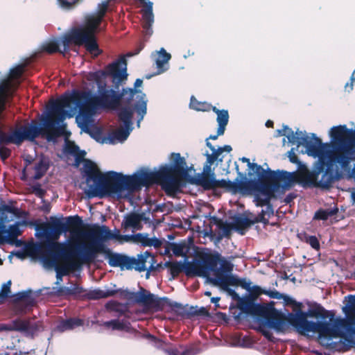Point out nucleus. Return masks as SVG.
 <instances>
[{"instance_id": "79ce46f5", "label": "nucleus", "mask_w": 355, "mask_h": 355, "mask_svg": "<svg viewBox=\"0 0 355 355\" xmlns=\"http://www.w3.org/2000/svg\"><path fill=\"white\" fill-rule=\"evenodd\" d=\"M11 280H8L6 283L3 284L1 286L0 291V304H3L8 297H10Z\"/></svg>"}, {"instance_id": "e433bc0d", "label": "nucleus", "mask_w": 355, "mask_h": 355, "mask_svg": "<svg viewBox=\"0 0 355 355\" xmlns=\"http://www.w3.org/2000/svg\"><path fill=\"white\" fill-rule=\"evenodd\" d=\"M19 223L12 225L9 227L8 230V236L9 238V243H12L17 241V245H20V241L17 240V237L21 234V231L19 227Z\"/></svg>"}, {"instance_id": "20e7f679", "label": "nucleus", "mask_w": 355, "mask_h": 355, "mask_svg": "<svg viewBox=\"0 0 355 355\" xmlns=\"http://www.w3.org/2000/svg\"><path fill=\"white\" fill-rule=\"evenodd\" d=\"M85 182L88 187L84 193L88 198H101L124 190L135 191L141 187L139 174L124 175L110 171L103 173L94 162L86 159L83 166Z\"/></svg>"}, {"instance_id": "9d476101", "label": "nucleus", "mask_w": 355, "mask_h": 355, "mask_svg": "<svg viewBox=\"0 0 355 355\" xmlns=\"http://www.w3.org/2000/svg\"><path fill=\"white\" fill-rule=\"evenodd\" d=\"M269 171V180L275 183V187L278 189L282 187L284 189H288L293 187L295 183H310L318 187L316 182L317 174L315 171V175L303 174L297 173H290L286 171H272L270 168ZM319 187H320L319 186Z\"/></svg>"}, {"instance_id": "1a4fd4ad", "label": "nucleus", "mask_w": 355, "mask_h": 355, "mask_svg": "<svg viewBox=\"0 0 355 355\" xmlns=\"http://www.w3.org/2000/svg\"><path fill=\"white\" fill-rule=\"evenodd\" d=\"M237 302V306L241 312L266 320L269 328L275 331L284 328L286 318L281 311L275 308L274 302L266 304H256L255 300L248 296L241 297Z\"/></svg>"}, {"instance_id": "de8ad7c7", "label": "nucleus", "mask_w": 355, "mask_h": 355, "mask_svg": "<svg viewBox=\"0 0 355 355\" xmlns=\"http://www.w3.org/2000/svg\"><path fill=\"white\" fill-rule=\"evenodd\" d=\"M208 105L206 103L198 101L193 96H191L190 100V107L197 111H206L207 110Z\"/></svg>"}, {"instance_id": "49530a36", "label": "nucleus", "mask_w": 355, "mask_h": 355, "mask_svg": "<svg viewBox=\"0 0 355 355\" xmlns=\"http://www.w3.org/2000/svg\"><path fill=\"white\" fill-rule=\"evenodd\" d=\"M106 308L108 310L119 313V315H124L127 312V309L125 307H121V304L116 302H110L107 303Z\"/></svg>"}, {"instance_id": "8fccbe9b", "label": "nucleus", "mask_w": 355, "mask_h": 355, "mask_svg": "<svg viewBox=\"0 0 355 355\" xmlns=\"http://www.w3.org/2000/svg\"><path fill=\"white\" fill-rule=\"evenodd\" d=\"M266 327H269L267 325L266 320L263 319V321L261 322L260 326L258 328V331H259L269 341H273L274 336H272V334L270 331L267 330Z\"/></svg>"}, {"instance_id": "423d86ee", "label": "nucleus", "mask_w": 355, "mask_h": 355, "mask_svg": "<svg viewBox=\"0 0 355 355\" xmlns=\"http://www.w3.org/2000/svg\"><path fill=\"white\" fill-rule=\"evenodd\" d=\"M50 220V223H44L41 227L47 241L38 248L37 252L46 264L53 266L59 259L73 257L75 254L73 248H76L78 245L55 241L59 239L62 233L64 232V223L55 216H51Z\"/></svg>"}, {"instance_id": "774afa93", "label": "nucleus", "mask_w": 355, "mask_h": 355, "mask_svg": "<svg viewBox=\"0 0 355 355\" xmlns=\"http://www.w3.org/2000/svg\"><path fill=\"white\" fill-rule=\"evenodd\" d=\"M211 165L206 161L203 167V173L201 176L208 175L209 177H214V173L212 171Z\"/></svg>"}, {"instance_id": "e2e57ef3", "label": "nucleus", "mask_w": 355, "mask_h": 355, "mask_svg": "<svg viewBox=\"0 0 355 355\" xmlns=\"http://www.w3.org/2000/svg\"><path fill=\"white\" fill-rule=\"evenodd\" d=\"M135 336L136 338H138V339L146 338V339H148V340H150V342H153V343H156L157 341V337H155V336H153L149 333L142 334L141 332L137 331L135 333Z\"/></svg>"}, {"instance_id": "ddd939ff", "label": "nucleus", "mask_w": 355, "mask_h": 355, "mask_svg": "<svg viewBox=\"0 0 355 355\" xmlns=\"http://www.w3.org/2000/svg\"><path fill=\"white\" fill-rule=\"evenodd\" d=\"M196 183L202 186L206 190L222 188L232 193H236L239 191L245 190L248 186V183L245 181L239 180V177L232 182L224 179L217 180L215 179V176H200L196 180Z\"/></svg>"}, {"instance_id": "9b49d317", "label": "nucleus", "mask_w": 355, "mask_h": 355, "mask_svg": "<svg viewBox=\"0 0 355 355\" xmlns=\"http://www.w3.org/2000/svg\"><path fill=\"white\" fill-rule=\"evenodd\" d=\"M171 158L174 165L168 166L166 164L162 166L169 180L175 182L176 186L174 190L177 193L184 186V179L187 175V166L184 157H181L180 153H171Z\"/></svg>"}, {"instance_id": "338daca9", "label": "nucleus", "mask_w": 355, "mask_h": 355, "mask_svg": "<svg viewBox=\"0 0 355 355\" xmlns=\"http://www.w3.org/2000/svg\"><path fill=\"white\" fill-rule=\"evenodd\" d=\"M187 306V309H186V313H185V315L187 318H191L193 316H196L197 315V309H198V306H188V305H186Z\"/></svg>"}, {"instance_id": "c03bdc74", "label": "nucleus", "mask_w": 355, "mask_h": 355, "mask_svg": "<svg viewBox=\"0 0 355 355\" xmlns=\"http://www.w3.org/2000/svg\"><path fill=\"white\" fill-rule=\"evenodd\" d=\"M131 240L140 243L144 247L149 245L150 238L148 236V234L138 233L135 235H130V241Z\"/></svg>"}, {"instance_id": "0e129e2a", "label": "nucleus", "mask_w": 355, "mask_h": 355, "mask_svg": "<svg viewBox=\"0 0 355 355\" xmlns=\"http://www.w3.org/2000/svg\"><path fill=\"white\" fill-rule=\"evenodd\" d=\"M59 5L66 9H69L71 6L76 3H78L80 0H57Z\"/></svg>"}, {"instance_id": "c85d7f7f", "label": "nucleus", "mask_w": 355, "mask_h": 355, "mask_svg": "<svg viewBox=\"0 0 355 355\" xmlns=\"http://www.w3.org/2000/svg\"><path fill=\"white\" fill-rule=\"evenodd\" d=\"M227 278L223 282L226 285L240 286L245 290L250 289L251 282H248L245 279H239L237 276L232 274H226Z\"/></svg>"}, {"instance_id": "f704fd0d", "label": "nucleus", "mask_w": 355, "mask_h": 355, "mask_svg": "<svg viewBox=\"0 0 355 355\" xmlns=\"http://www.w3.org/2000/svg\"><path fill=\"white\" fill-rule=\"evenodd\" d=\"M338 212V209H320L317 211H315L313 219L314 220H326L329 217L333 216L336 215Z\"/></svg>"}, {"instance_id": "58836bf2", "label": "nucleus", "mask_w": 355, "mask_h": 355, "mask_svg": "<svg viewBox=\"0 0 355 355\" xmlns=\"http://www.w3.org/2000/svg\"><path fill=\"white\" fill-rule=\"evenodd\" d=\"M26 68L25 64H20L17 65L15 67L11 69L9 72V78L12 82V80L19 79L23 75Z\"/></svg>"}, {"instance_id": "2eb2a0df", "label": "nucleus", "mask_w": 355, "mask_h": 355, "mask_svg": "<svg viewBox=\"0 0 355 355\" xmlns=\"http://www.w3.org/2000/svg\"><path fill=\"white\" fill-rule=\"evenodd\" d=\"M134 108L131 106H122L118 113L119 119L123 122L124 127H121L109 135V142L114 143L115 141H123L128 137L132 125Z\"/></svg>"}, {"instance_id": "09e8293b", "label": "nucleus", "mask_w": 355, "mask_h": 355, "mask_svg": "<svg viewBox=\"0 0 355 355\" xmlns=\"http://www.w3.org/2000/svg\"><path fill=\"white\" fill-rule=\"evenodd\" d=\"M81 128L84 130L85 132L89 134L90 136L94 138L96 140H98V137L102 133L101 130L96 126L94 127L92 130L89 129L88 128L87 122L86 120L83 125L81 126Z\"/></svg>"}, {"instance_id": "f257e3e1", "label": "nucleus", "mask_w": 355, "mask_h": 355, "mask_svg": "<svg viewBox=\"0 0 355 355\" xmlns=\"http://www.w3.org/2000/svg\"><path fill=\"white\" fill-rule=\"evenodd\" d=\"M103 76H110L116 89H119L120 85L127 79V60L124 56L120 57L116 61L109 64L104 70L99 71ZM98 73H94L95 80L98 83V95H92L89 91L74 90L71 94H64L59 98L52 101L50 105V112L56 117L55 123L62 122L66 116L71 117L72 114L65 108L71 107V104L80 105L83 102L85 106L92 110L97 108H107L116 110L119 108L121 103L124 106H130L135 96L136 100L132 108L137 113L139 119L138 125L143 120L147 112V100L146 94L141 90L135 89H123L121 93L115 92L107 87L106 84H102Z\"/></svg>"}, {"instance_id": "412c9836", "label": "nucleus", "mask_w": 355, "mask_h": 355, "mask_svg": "<svg viewBox=\"0 0 355 355\" xmlns=\"http://www.w3.org/2000/svg\"><path fill=\"white\" fill-rule=\"evenodd\" d=\"M14 302H20L15 305V309L17 313H25L29 308L35 305V301L29 297L28 293L26 291L19 292L12 295Z\"/></svg>"}, {"instance_id": "aec40b11", "label": "nucleus", "mask_w": 355, "mask_h": 355, "mask_svg": "<svg viewBox=\"0 0 355 355\" xmlns=\"http://www.w3.org/2000/svg\"><path fill=\"white\" fill-rule=\"evenodd\" d=\"M121 294L125 298L134 300L138 304H141L146 306H150L155 295L146 291L144 288H141L140 291L137 293L123 291Z\"/></svg>"}, {"instance_id": "0eeeda50", "label": "nucleus", "mask_w": 355, "mask_h": 355, "mask_svg": "<svg viewBox=\"0 0 355 355\" xmlns=\"http://www.w3.org/2000/svg\"><path fill=\"white\" fill-rule=\"evenodd\" d=\"M232 270L233 264L230 261L225 259L218 252L211 250L200 252L196 262H188L185 266V273L187 276L206 277L209 272H213V279L225 277V273L231 272Z\"/></svg>"}, {"instance_id": "a18cd8bd", "label": "nucleus", "mask_w": 355, "mask_h": 355, "mask_svg": "<svg viewBox=\"0 0 355 355\" xmlns=\"http://www.w3.org/2000/svg\"><path fill=\"white\" fill-rule=\"evenodd\" d=\"M164 352L167 355H193V350L192 349H187L183 351L182 352H180L178 349L175 347H167L164 349Z\"/></svg>"}, {"instance_id": "37998d69", "label": "nucleus", "mask_w": 355, "mask_h": 355, "mask_svg": "<svg viewBox=\"0 0 355 355\" xmlns=\"http://www.w3.org/2000/svg\"><path fill=\"white\" fill-rule=\"evenodd\" d=\"M169 300L168 297L157 298L155 296L150 307L157 310H163L166 306H168Z\"/></svg>"}, {"instance_id": "b1692460", "label": "nucleus", "mask_w": 355, "mask_h": 355, "mask_svg": "<svg viewBox=\"0 0 355 355\" xmlns=\"http://www.w3.org/2000/svg\"><path fill=\"white\" fill-rule=\"evenodd\" d=\"M277 132L278 136L286 135L290 143L293 144H297L298 146L301 145L299 144V142L302 141V137L306 136L301 131H297L295 133L293 130L287 125H284L283 129L277 130Z\"/></svg>"}, {"instance_id": "473e14b6", "label": "nucleus", "mask_w": 355, "mask_h": 355, "mask_svg": "<svg viewBox=\"0 0 355 355\" xmlns=\"http://www.w3.org/2000/svg\"><path fill=\"white\" fill-rule=\"evenodd\" d=\"M216 121L218 124V134H224L225 127L229 121V114L227 110H221L218 113Z\"/></svg>"}, {"instance_id": "5fc2aeb1", "label": "nucleus", "mask_w": 355, "mask_h": 355, "mask_svg": "<svg viewBox=\"0 0 355 355\" xmlns=\"http://www.w3.org/2000/svg\"><path fill=\"white\" fill-rule=\"evenodd\" d=\"M185 245L180 243H172L171 250L175 256H182L184 254V250Z\"/></svg>"}, {"instance_id": "a211bd4d", "label": "nucleus", "mask_w": 355, "mask_h": 355, "mask_svg": "<svg viewBox=\"0 0 355 355\" xmlns=\"http://www.w3.org/2000/svg\"><path fill=\"white\" fill-rule=\"evenodd\" d=\"M16 331L22 334L24 336L34 338L39 332L43 331L42 323L40 321H35L30 318L15 319Z\"/></svg>"}, {"instance_id": "4c0bfd02", "label": "nucleus", "mask_w": 355, "mask_h": 355, "mask_svg": "<svg viewBox=\"0 0 355 355\" xmlns=\"http://www.w3.org/2000/svg\"><path fill=\"white\" fill-rule=\"evenodd\" d=\"M41 49L49 54H53L58 52L63 53L59 48L58 42L55 40L46 42L42 46Z\"/></svg>"}, {"instance_id": "393cba45", "label": "nucleus", "mask_w": 355, "mask_h": 355, "mask_svg": "<svg viewBox=\"0 0 355 355\" xmlns=\"http://www.w3.org/2000/svg\"><path fill=\"white\" fill-rule=\"evenodd\" d=\"M227 278V275L225 277H218L217 279H210V282L214 286L220 287L222 290L226 291L229 295L232 297L234 300L238 302V300L241 298L239 295L233 289L230 288V286L231 285H227L223 282H225V279Z\"/></svg>"}, {"instance_id": "7ed1b4c3", "label": "nucleus", "mask_w": 355, "mask_h": 355, "mask_svg": "<svg viewBox=\"0 0 355 355\" xmlns=\"http://www.w3.org/2000/svg\"><path fill=\"white\" fill-rule=\"evenodd\" d=\"M329 134L334 143L333 150L329 144H323L314 133L311 135V139L305 136L299 142V144H304L309 155L318 157L315 172L322 173V176L318 185L325 189L329 187L336 179L335 163L345 168L351 160H355V148L352 144L354 132L345 125H340L331 128Z\"/></svg>"}, {"instance_id": "4468645a", "label": "nucleus", "mask_w": 355, "mask_h": 355, "mask_svg": "<svg viewBox=\"0 0 355 355\" xmlns=\"http://www.w3.org/2000/svg\"><path fill=\"white\" fill-rule=\"evenodd\" d=\"M141 187H148L153 184H159L162 189L168 196L176 194L174 188L176 184L169 180L163 166L159 171L154 172H142L139 174Z\"/></svg>"}, {"instance_id": "052dcab7", "label": "nucleus", "mask_w": 355, "mask_h": 355, "mask_svg": "<svg viewBox=\"0 0 355 355\" xmlns=\"http://www.w3.org/2000/svg\"><path fill=\"white\" fill-rule=\"evenodd\" d=\"M266 215V211L265 210L262 209L261 211L257 215V216L255 217V218L252 220L253 222V224L258 223H262L264 225H267L269 223L268 218H266L265 216Z\"/></svg>"}, {"instance_id": "4be33fe9", "label": "nucleus", "mask_w": 355, "mask_h": 355, "mask_svg": "<svg viewBox=\"0 0 355 355\" xmlns=\"http://www.w3.org/2000/svg\"><path fill=\"white\" fill-rule=\"evenodd\" d=\"M147 220L148 218L145 217L144 213H131L125 216L121 225L125 230L132 227L135 230H139L142 228L141 221H147Z\"/></svg>"}, {"instance_id": "c9c22d12", "label": "nucleus", "mask_w": 355, "mask_h": 355, "mask_svg": "<svg viewBox=\"0 0 355 355\" xmlns=\"http://www.w3.org/2000/svg\"><path fill=\"white\" fill-rule=\"evenodd\" d=\"M186 264H182L180 262H171L167 261L165 263V266L169 268L170 273L173 277H175L183 270L185 272Z\"/></svg>"}, {"instance_id": "6e6d98bb", "label": "nucleus", "mask_w": 355, "mask_h": 355, "mask_svg": "<svg viewBox=\"0 0 355 355\" xmlns=\"http://www.w3.org/2000/svg\"><path fill=\"white\" fill-rule=\"evenodd\" d=\"M306 242L309 243L311 248L315 250L320 249V243L318 238L315 236H305Z\"/></svg>"}, {"instance_id": "bf43d9fd", "label": "nucleus", "mask_w": 355, "mask_h": 355, "mask_svg": "<svg viewBox=\"0 0 355 355\" xmlns=\"http://www.w3.org/2000/svg\"><path fill=\"white\" fill-rule=\"evenodd\" d=\"M232 229H233L232 225L225 222L220 228H219V230H223V234L218 236V240L222 239L223 236H229Z\"/></svg>"}, {"instance_id": "69168bd1", "label": "nucleus", "mask_w": 355, "mask_h": 355, "mask_svg": "<svg viewBox=\"0 0 355 355\" xmlns=\"http://www.w3.org/2000/svg\"><path fill=\"white\" fill-rule=\"evenodd\" d=\"M11 155V150L5 146L0 147V157L3 162Z\"/></svg>"}, {"instance_id": "13d9d810", "label": "nucleus", "mask_w": 355, "mask_h": 355, "mask_svg": "<svg viewBox=\"0 0 355 355\" xmlns=\"http://www.w3.org/2000/svg\"><path fill=\"white\" fill-rule=\"evenodd\" d=\"M33 193L38 198H43L46 194V191L42 188L40 183H37L32 187Z\"/></svg>"}, {"instance_id": "3c124183", "label": "nucleus", "mask_w": 355, "mask_h": 355, "mask_svg": "<svg viewBox=\"0 0 355 355\" xmlns=\"http://www.w3.org/2000/svg\"><path fill=\"white\" fill-rule=\"evenodd\" d=\"M239 160H241L242 162L247 163L248 168L254 171V172L256 173H259V172H261V171H263V168L261 165H259L256 163H251L250 162V159L247 157H241L239 159Z\"/></svg>"}, {"instance_id": "a878e982", "label": "nucleus", "mask_w": 355, "mask_h": 355, "mask_svg": "<svg viewBox=\"0 0 355 355\" xmlns=\"http://www.w3.org/2000/svg\"><path fill=\"white\" fill-rule=\"evenodd\" d=\"M171 58V54L167 53L164 48L160 49V51L157 53V57L155 60V63L157 68V72L156 74L162 73L167 70V68L164 67V65L169 61Z\"/></svg>"}, {"instance_id": "cd10ccee", "label": "nucleus", "mask_w": 355, "mask_h": 355, "mask_svg": "<svg viewBox=\"0 0 355 355\" xmlns=\"http://www.w3.org/2000/svg\"><path fill=\"white\" fill-rule=\"evenodd\" d=\"M252 225H253V222L248 218L238 216L234 218L232 227L243 235L245 234V230Z\"/></svg>"}, {"instance_id": "7c9ffc66", "label": "nucleus", "mask_w": 355, "mask_h": 355, "mask_svg": "<svg viewBox=\"0 0 355 355\" xmlns=\"http://www.w3.org/2000/svg\"><path fill=\"white\" fill-rule=\"evenodd\" d=\"M102 325L105 328L112 329V330L128 331L130 322L125 320H111L110 321L104 322Z\"/></svg>"}, {"instance_id": "ea45409f", "label": "nucleus", "mask_w": 355, "mask_h": 355, "mask_svg": "<svg viewBox=\"0 0 355 355\" xmlns=\"http://www.w3.org/2000/svg\"><path fill=\"white\" fill-rule=\"evenodd\" d=\"M112 1L105 0V1L98 5V10L96 14H94L96 17L101 19L102 21L106 12L109 10L110 3Z\"/></svg>"}, {"instance_id": "5701e85b", "label": "nucleus", "mask_w": 355, "mask_h": 355, "mask_svg": "<svg viewBox=\"0 0 355 355\" xmlns=\"http://www.w3.org/2000/svg\"><path fill=\"white\" fill-rule=\"evenodd\" d=\"M66 222L64 223V233L70 232L72 233H78L83 227H85L89 230L87 227L88 225H85L82 220V218L78 215L67 216L65 218Z\"/></svg>"}, {"instance_id": "dca6fc26", "label": "nucleus", "mask_w": 355, "mask_h": 355, "mask_svg": "<svg viewBox=\"0 0 355 355\" xmlns=\"http://www.w3.org/2000/svg\"><path fill=\"white\" fill-rule=\"evenodd\" d=\"M89 230L84 232V235L90 239L102 240L103 241L110 239H116L118 241L123 240L125 241H130V235H121L119 230H115V233L105 225H98L94 224L87 225Z\"/></svg>"}, {"instance_id": "6ab92c4d", "label": "nucleus", "mask_w": 355, "mask_h": 355, "mask_svg": "<svg viewBox=\"0 0 355 355\" xmlns=\"http://www.w3.org/2000/svg\"><path fill=\"white\" fill-rule=\"evenodd\" d=\"M256 174L259 178V181L256 184L255 189L264 196H268L272 198L278 188L275 187V183L274 182H270L269 180L268 170L266 171L263 168L261 172Z\"/></svg>"}, {"instance_id": "6e6552de", "label": "nucleus", "mask_w": 355, "mask_h": 355, "mask_svg": "<svg viewBox=\"0 0 355 355\" xmlns=\"http://www.w3.org/2000/svg\"><path fill=\"white\" fill-rule=\"evenodd\" d=\"M102 21L94 15L85 17V24L81 27L73 28L70 32L64 35L62 44L64 51H68L71 43L77 46L84 45L86 50L94 56L97 57L102 51L99 49L95 34Z\"/></svg>"}, {"instance_id": "f3484780", "label": "nucleus", "mask_w": 355, "mask_h": 355, "mask_svg": "<svg viewBox=\"0 0 355 355\" xmlns=\"http://www.w3.org/2000/svg\"><path fill=\"white\" fill-rule=\"evenodd\" d=\"M130 259H133L135 261L132 264L131 268H124V270H130L135 269L139 272H143L147 270L146 277H149L150 272H155L157 270V266H155L156 263L155 257L150 252L146 251L144 253L137 254V257H130Z\"/></svg>"}, {"instance_id": "864d4df0", "label": "nucleus", "mask_w": 355, "mask_h": 355, "mask_svg": "<svg viewBox=\"0 0 355 355\" xmlns=\"http://www.w3.org/2000/svg\"><path fill=\"white\" fill-rule=\"evenodd\" d=\"M3 331H16L15 319L8 324L0 323V332Z\"/></svg>"}, {"instance_id": "c756f323", "label": "nucleus", "mask_w": 355, "mask_h": 355, "mask_svg": "<svg viewBox=\"0 0 355 355\" xmlns=\"http://www.w3.org/2000/svg\"><path fill=\"white\" fill-rule=\"evenodd\" d=\"M49 161L47 159L42 158L35 166V175L33 179L35 180L41 179L49 168Z\"/></svg>"}, {"instance_id": "f03ea898", "label": "nucleus", "mask_w": 355, "mask_h": 355, "mask_svg": "<svg viewBox=\"0 0 355 355\" xmlns=\"http://www.w3.org/2000/svg\"><path fill=\"white\" fill-rule=\"evenodd\" d=\"M286 305H293L295 313H289L286 318L282 332L291 324L301 334L317 333L320 339L341 338L344 340L345 350L355 346V314L347 318H336L335 313L325 309L320 304L315 303L307 311H302V304L284 295L282 298Z\"/></svg>"}, {"instance_id": "2f4dec72", "label": "nucleus", "mask_w": 355, "mask_h": 355, "mask_svg": "<svg viewBox=\"0 0 355 355\" xmlns=\"http://www.w3.org/2000/svg\"><path fill=\"white\" fill-rule=\"evenodd\" d=\"M12 83L9 78L0 80V98L8 100L12 97Z\"/></svg>"}, {"instance_id": "39448f33", "label": "nucleus", "mask_w": 355, "mask_h": 355, "mask_svg": "<svg viewBox=\"0 0 355 355\" xmlns=\"http://www.w3.org/2000/svg\"><path fill=\"white\" fill-rule=\"evenodd\" d=\"M88 244L78 245L73 248L74 256L71 258H63L67 259L69 268L76 270L83 263H91L94 261L98 253L106 254L108 258V264L112 267H119L123 270L124 268H131L135 260L129 256L120 253H113L103 244L102 240L92 239Z\"/></svg>"}, {"instance_id": "bb28decb", "label": "nucleus", "mask_w": 355, "mask_h": 355, "mask_svg": "<svg viewBox=\"0 0 355 355\" xmlns=\"http://www.w3.org/2000/svg\"><path fill=\"white\" fill-rule=\"evenodd\" d=\"M83 320L79 318H71L61 321L57 326V329L60 332L73 329L77 327L82 326Z\"/></svg>"}, {"instance_id": "f8f14e48", "label": "nucleus", "mask_w": 355, "mask_h": 355, "mask_svg": "<svg viewBox=\"0 0 355 355\" xmlns=\"http://www.w3.org/2000/svg\"><path fill=\"white\" fill-rule=\"evenodd\" d=\"M58 293L60 295H73L82 297L83 299L96 300L114 296L118 293V291L94 289L87 291L78 284L71 283L69 286L60 287L58 290Z\"/></svg>"}, {"instance_id": "4d7b16f0", "label": "nucleus", "mask_w": 355, "mask_h": 355, "mask_svg": "<svg viewBox=\"0 0 355 355\" xmlns=\"http://www.w3.org/2000/svg\"><path fill=\"white\" fill-rule=\"evenodd\" d=\"M271 198L268 196H264V198L261 197L259 194H257L255 196V201L256 205L257 207H263L269 204L270 202Z\"/></svg>"}, {"instance_id": "a19ab883", "label": "nucleus", "mask_w": 355, "mask_h": 355, "mask_svg": "<svg viewBox=\"0 0 355 355\" xmlns=\"http://www.w3.org/2000/svg\"><path fill=\"white\" fill-rule=\"evenodd\" d=\"M168 307L171 309V311L175 312L176 314L184 316L186 313L187 306H184L180 303L171 301V300L168 302Z\"/></svg>"}, {"instance_id": "603ef678", "label": "nucleus", "mask_w": 355, "mask_h": 355, "mask_svg": "<svg viewBox=\"0 0 355 355\" xmlns=\"http://www.w3.org/2000/svg\"><path fill=\"white\" fill-rule=\"evenodd\" d=\"M248 291L250 292V295L248 297H251L254 300H256L261 294L266 293V291H263L259 286H250V289Z\"/></svg>"}, {"instance_id": "72a5a7b5", "label": "nucleus", "mask_w": 355, "mask_h": 355, "mask_svg": "<svg viewBox=\"0 0 355 355\" xmlns=\"http://www.w3.org/2000/svg\"><path fill=\"white\" fill-rule=\"evenodd\" d=\"M207 146L212 151V153L211 154L208 153L205 154L207 157L206 161L207 163H209V164H213L216 161L222 162L223 157H220V153L218 152V150L215 148V147L209 141L207 142Z\"/></svg>"}, {"instance_id": "680f3d73", "label": "nucleus", "mask_w": 355, "mask_h": 355, "mask_svg": "<svg viewBox=\"0 0 355 355\" xmlns=\"http://www.w3.org/2000/svg\"><path fill=\"white\" fill-rule=\"evenodd\" d=\"M65 260L67 261V263L64 266H63L62 268L57 266L55 268L56 272H57L56 277L58 279H60V280L62 279V277H61L62 275H66L68 274V272L69 270H71V269L69 268V266H68L69 261L67 259H65Z\"/></svg>"}]
</instances>
